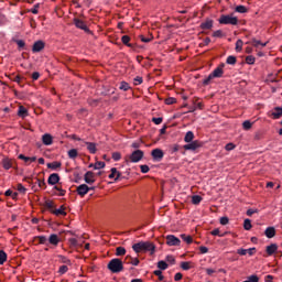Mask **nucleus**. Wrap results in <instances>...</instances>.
Listing matches in <instances>:
<instances>
[{"instance_id":"nucleus-36","label":"nucleus","mask_w":282,"mask_h":282,"mask_svg":"<svg viewBox=\"0 0 282 282\" xmlns=\"http://www.w3.org/2000/svg\"><path fill=\"white\" fill-rule=\"evenodd\" d=\"M45 208H47L48 210H54L55 206H54V200H45L44 203Z\"/></svg>"},{"instance_id":"nucleus-5","label":"nucleus","mask_w":282,"mask_h":282,"mask_svg":"<svg viewBox=\"0 0 282 282\" xmlns=\"http://www.w3.org/2000/svg\"><path fill=\"white\" fill-rule=\"evenodd\" d=\"M144 158V151L134 150L129 156H127L126 162H132L133 164H138L140 160Z\"/></svg>"},{"instance_id":"nucleus-55","label":"nucleus","mask_w":282,"mask_h":282,"mask_svg":"<svg viewBox=\"0 0 282 282\" xmlns=\"http://www.w3.org/2000/svg\"><path fill=\"white\" fill-rule=\"evenodd\" d=\"M143 82H144V79H142V77H140V76H137V77L133 79V84H134L135 86L142 85Z\"/></svg>"},{"instance_id":"nucleus-2","label":"nucleus","mask_w":282,"mask_h":282,"mask_svg":"<svg viewBox=\"0 0 282 282\" xmlns=\"http://www.w3.org/2000/svg\"><path fill=\"white\" fill-rule=\"evenodd\" d=\"M107 268L112 274H120L124 270V262L120 258H113L109 261Z\"/></svg>"},{"instance_id":"nucleus-34","label":"nucleus","mask_w":282,"mask_h":282,"mask_svg":"<svg viewBox=\"0 0 282 282\" xmlns=\"http://www.w3.org/2000/svg\"><path fill=\"white\" fill-rule=\"evenodd\" d=\"M192 204H194L195 206H198V204H202V196L199 195L192 196Z\"/></svg>"},{"instance_id":"nucleus-56","label":"nucleus","mask_w":282,"mask_h":282,"mask_svg":"<svg viewBox=\"0 0 282 282\" xmlns=\"http://www.w3.org/2000/svg\"><path fill=\"white\" fill-rule=\"evenodd\" d=\"M181 268L182 270H191V262H182Z\"/></svg>"},{"instance_id":"nucleus-49","label":"nucleus","mask_w":282,"mask_h":282,"mask_svg":"<svg viewBox=\"0 0 282 282\" xmlns=\"http://www.w3.org/2000/svg\"><path fill=\"white\" fill-rule=\"evenodd\" d=\"M36 182H37V186L40 188H47V185L45 184V180H40V178H36Z\"/></svg>"},{"instance_id":"nucleus-22","label":"nucleus","mask_w":282,"mask_h":282,"mask_svg":"<svg viewBox=\"0 0 282 282\" xmlns=\"http://www.w3.org/2000/svg\"><path fill=\"white\" fill-rule=\"evenodd\" d=\"M85 144H86L87 151H89V153H91L93 155L96 154L98 149L96 148V143L95 142H85Z\"/></svg>"},{"instance_id":"nucleus-1","label":"nucleus","mask_w":282,"mask_h":282,"mask_svg":"<svg viewBox=\"0 0 282 282\" xmlns=\"http://www.w3.org/2000/svg\"><path fill=\"white\" fill-rule=\"evenodd\" d=\"M132 250L140 254V252H150V254H155V245L151 241H140L132 246Z\"/></svg>"},{"instance_id":"nucleus-23","label":"nucleus","mask_w":282,"mask_h":282,"mask_svg":"<svg viewBox=\"0 0 282 282\" xmlns=\"http://www.w3.org/2000/svg\"><path fill=\"white\" fill-rule=\"evenodd\" d=\"M34 241H37V243H40L42 246H48L46 236H35Z\"/></svg>"},{"instance_id":"nucleus-50","label":"nucleus","mask_w":282,"mask_h":282,"mask_svg":"<svg viewBox=\"0 0 282 282\" xmlns=\"http://www.w3.org/2000/svg\"><path fill=\"white\" fill-rule=\"evenodd\" d=\"M155 276H159V281H164V275L162 274V270H155L153 272Z\"/></svg>"},{"instance_id":"nucleus-42","label":"nucleus","mask_w":282,"mask_h":282,"mask_svg":"<svg viewBox=\"0 0 282 282\" xmlns=\"http://www.w3.org/2000/svg\"><path fill=\"white\" fill-rule=\"evenodd\" d=\"M17 191L19 193H21L22 195H25V193H28V188H25V186H23V184H18L17 185Z\"/></svg>"},{"instance_id":"nucleus-20","label":"nucleus","mask_w":282,"mask_h":282,"mask_svg":"<svg viewBox=\"0 0 282 282\" xmlns=\"http://www.w3.org/2000/svg\"><path fill=\"white\" fill-rule=\"evenodd\" d=\"M121 173L120 172H118V169H116V167H112L111 170H110V174H109V180H113L115 178V182H118V178L119 177H121Z\"/></svg>"},{"instance_id":"nucleus-24","label":"nucleus","mask_w":282,"mask_h":282,"mask_svg":"<svg viewBox=\"0 0 282 282\" xmlns=\"http://www.w3.org/2000/svg\"><path fill=\"white\" fill-rule=\"evenodd\" d=\"M52 213L53 215H56V217H61V215L65 217L67 215V213L65 212V206L63 205L58 209H53Z\"/></svg>"},{"instance_id":"nucleus-57","label":"nucleus","mask_w":282,"mask_h":282,"mask_svg":"<svg viewBox=\"0 0 282 282\" xmlns=\"http://www.w3.org/2000/svg\"><path fill=\"white\" fill-rule=\"evenodd\" d=\"M229 221H230V219H228V217H226V216L220 218L221 226H228Z\"/></svg>"},{"instance_id":"nucleus-26","label":"nucleus","mask_w":282,"mask_h":282,"mask_svg":"<svg viewBox=\"0 0 282 282\" xmlns=\"http://www.w3.org/2000/svg\"><path fill=\"white\" fill-rule=\"evenodd\" d=\"M18 116L20 118H28V108L20 106L18 110Z\"/></svg>"},{"instance_id":"nucleus-48","label":"nucleus","mask_w":282,"mask_h":282,"mask_svg":"<svg viewBox=\"0 0 282 282\" xmlns=\"http://www.w3.org/2000/svg\"><path fill=\"white\" fill-rule=\"evenodd\" d=\"M242 47H243V41L238 40L236 42V52H241Z\"/></svg>"},{"instance_id":"nucleus-45","label":"nucleus","mask_w":282,"mask_h":282,"mask_svg":"<svg viewBox=\"0 0 282 282\" xmlns=\"http://www.w3.org/2000/svg\"><path fill=\"white\" fill-rule=\"evenodd\" d=\"M121 159H122V154H120V152L112 153V160H115V162H120Z\"/></svg>"},{"instance_id":"nucleus-8","label":"nucleus","mask_w":282,"mask_h":282,"mask_svg":"<svg viewBox=\"0 0 282 282\" xmlns=\"http://www.w3.org/2000/svg\"><path fill=\"white\" fill-rule=\"evenodd\" d=\"M165 240H166V246H181L182 243V240H180V238L175 237L174 235H167L165 237Z\"/></svg>"},{"instance_id":"nucleus-44","label":"nucleus","mask_w":282,"mask_h":282,"mask_svg":"<svg viewBox=\"0 0 282 282\" xmlns=\"http://www.w3.org/2000/svg\"><path fill=\"white\" fill-rule=\"evenodd\" d=\"M94 169H95V171H98V170H100V169H105V162H102V161H97V162L95 163V165H94Z\"/></svg>"},{"instance_id":"nucleus-53","label":"nucleus","mask_w":282,"mask_h":282,"mask_svg":"<svg viewBox=\"0 0 282 282\" xmlns=\"http://www.w3.org/2000/svg\"><path fill=\"white\" fill-rule=\"evenodd\" d=\"M15 43H17L19 50H23V47H25V41H23V40H15Z\"/></svg>"},{"instance_id":"nucleus-32","label":"nucleus","mask_w":282,"mask_h":282,"mask_svg":"<svg viewBox=\"0 0 282 282\" xmlns=\"http://www.w3.org/2000/svg\"><path fill=\"white\" fill-rule=\"evenodd\" d=\"M119 89H121V91H129V89H131V86L127 82H121Z\"/></svg>"},{"instance_id":"nucleus-37","label":"nucleus","mask_w":282,"mask_h":282,"mask_svg":"<svg viewBox=\"0 0 282 282\" xmlns=\"http://www.w3.org/2000/svg\"><path fill=\"white\" fill-rule=\"evenodd\" d=\"M236 11L239 12V14H246V12H248V8H246V6H237L236 7Z\"/></svg>"},{"instance_id":"nucleus-41","label":"nucleus","mask_w":282,"mask_h":282,"mask_svg":"<svg viewBox=\"0 0 282 282\" xmlns=\"http://www.w3.org/2000/svg\"><path fill=\"white\" fill-rule=\"evenodd\" d=\"M158 268L159 270H166L169 268V264L164 260H161L158 262Z\"/></svg>"},{"instance_id":"nucleus-31","label":"nucleus","mask_w":282,"mask_h":282,"mask_svg":"<svg viewBox=\"0 0 282 282\" xmlns=\"http://www.w3.org/2000/svg\"><path fill=\"white\" fill-rule=\"evenodd\" d=\"M8 261V253L6 251L0 250V265H3Z\"/></svg>"},{"instance_id":"nucleus-47","label":"nucleus","mask_w":282,"mask_h":282,"mask_svg":"<svg viewBox=\"0 0 282 282\" xmlns=\"http://www.w3.org/2000/svg\"><path fill=\"white\" fill-rule=\"evenodd\" d=\"M254 61H256V58H254V56H252V55H248V56L246 57V63H247L248 65H254Z\"/></svg>"},{"instance_id":"nucleus-60","label":"nucleus","mask_w":282,"mask_h":282,"mask_svg":"<svg viewBox=\"0 0 282 282\" xmlns=\"http://www.w3.org/2000/svg\"><path fill=\"white\" fill-rule=\"evenodd\" d=\"M131 261H133V257L127 256V257L124 258L123 263H127L128 265H131V263H132Z\"/></svg>"},{"instance_id":"nucleus-21","label":"nucleus","mask_w":282,"mask_h":282,"mask_svg":"<svg viewBox=\"0 0 282 282\" xmlns=\"http://www.w3.org/2000/svg\"><path fill=\"white\" fill-rule=\"evenodd\" d=\"M214 21L207 19L205 22L200 23V30H213Z\"/></svg>"},{"instance_id":"nucleus-11","label":"nucleus","mask_w":282,"mask_h":282,"mask_svg":"<svg viewBox=\"0 0 282 282\" xmlns=\"http://www.w3.org/2000/svg\"><path fill=\"white\" fill-rule=\"evenodd\" d=\"M43 50H45V42L39 40L36 41L33 46H32V53L36 54L39 52H43Z\"/></svg>"},{"instance_id":"nucleus-58","label":"nucleus","mask_w":282,"mask_h":282,"mask_svg":"<svg viewBox=\"0 0 282 282\" xmlns=\"http://www.w3.org/2000/svg\"><path fill=\"white\" fill-rule=\"evenodd\" d=\"M140 170H141V173H149V171H151L149 165H140Z\"/></svg>"},{"instance_id":"nucleus-30","label":"nucleus","mask_w":282,"mask_h":282,"mask_svg":"<svg viewBox=\"0 0 282 282\" xmlns=\"http://www.w3.org/2000/svg\"><path fill=\"white\" fill-rule=\"evenodd\" d=\"M62 164L61 162H52L47 163V169H52L53 171H56V169H61Z\"/></svg>"},{"instance_id":"nucleus-6","label":"nucleus","mask_w":282,"mask_h":282,"mask_svg":"<svg viewBox=\"0 0 282 282\" xmlns=\"http://www.w3.org/2000/svg\"><path fill=\"white\" fill-rule=\"evenodd\" d=\"M1 164L6 171H10V169H17V161H14V159H10L8 156H4L1 160Z\"/></svg>"},{"instance_id":"nucleus-35","label":"nucleus","mask_w":282,"mask_h":282,"mask_svg":"<svg viewBox=\"0 0 282 282\" xmlns=\"http://www.w3.org/2000/svg\"><path fill=\"white\" fill-rule=\"evenodd\" d=\"M210 235H213L214 237H226L228 232L220 234L219 228H216L210 232Z\"/></svg>"},{"instance_id":"nucleus-46","label":"nucleus","mask_w":282,"mask_h":282,"mask_svg":"<svg viewBox=\"0 0 282 282\" xmlns=\"http://www.w3.org/2000/svg\"><path fill=\"white\" fill-rule=\"evenodd\" d=\"M54 189H55V191H58L59 197H65V194L67 193L65 189L58 187V185H55V186H54Z\"/></svg>"},{"instance_id":"nucleus-40","label":"nucleus","mask_w":282,"mask_h":282,"mask_svg":"<svg viewBox=\"0 0 282 282\" xmlns=\"http://www.w3.org/2000/svg\"><path fill=\"white\" fill-rule=\"evenodd\" d=\"M181 239H183V241H185V243H188V245L193 242V237L186 236L185 234L181 235Z\"/></svg>"},{"instance_id":"nucleus-52","label":"nucleus","mask_w":282,"mask_h":282,"mask_svg":"<svg viewBox=\"0 0 282 282\" xmlns=\"http://www.w3.org/2000/svg\"><path fill=\"white\" fill-rule=\"evenodd\" d=\"M69 270L67 265H61L58 269L59 274H66V272Z\"/></svg>"},{"instance_id":"nucleus-38","label":"nucleus","mask_w":282,"mask_h":282,"mask_svg":"<svg viewBox=\"0 0 282 282\" xmlns=\"http://www.w3.org/2000/svg\"><path fill=\"white\" fill-rule=\"evenodd\" d=\"M227 65H236L237 64V57L229 55L226 61Z\"/></svg>"},{"instance_id":"nucleus-10","label":"nucleus","mask_w":282,"mask_h":282,"mask_svg":"<svg viewBox=\"0 0 282 282\" xmlns=\"http://www.w3.org/2000/svg\"><path fill=\"white\" fill-rule=\"evenodd\" d=\"M202 147V142L199 141H191L189 143L185 144L183 149L185 151H197Z\"/></svg>"},{"instance_id":"nucleus-63","label":"nucleus","mask_w":282,"mask_h":282,"mask_svg":"<svg viewBox=\"0 0 282 282\" xmlns=\"http://www.w3.org/2000/svg\"><path fill=\"white\" fill-rule=\"evenodd\" d=\"M19 160H23V162H30V156H25L24 154H19Z\"/></svg>"},{"instance_id":"nucleus-54","label":"nucleus","mask_w":282,"mask_h":282,"mask_svg":"<svg viewBox=\"0 0 282 282\" xmlns=\"http://www.w3.org/2000/svg\"><path fill=\"white\" fill-rule=\"evenodd\" d=\"M213 36L215 39H221V36H224V32L221 30H217L213 33Z\"/></svg>"},{"instance_id":"nucleus-33","label":"nucleus","mask_w":282,"mask_h":282,"mask_svg":"<svg viewBox=\"0 0 282 282\" xmlns=\"http://www.w3.org/2000/svg\"><path fill=\"white\" fill-rule=\"evenodd\" d=\"M68 158L70 160H76V158H78V150L76 149H72L68 151Z\"/></svg>"},{"instance_id":"nucleus-28","label":"nucleus","mask_w":282,"mask_h":282,"mask_svg":"<svg viewBox=\"0 0 282 282\" xmlns=\"http://www.w3.org/2000/svg\"><path fill=\"white\" fill-rule=\"evenodd\" d=\"M272 116H273L274 120H279V118H281V116H282V108L275 107L274 111L272 112Z\"/></svg>"},{"instance_id":"nucleus-9","label":"nucleus","mask_w":282,"mask_h":282,"mask_svg":"<svg viewBox=\"0 0 282 282\" xmlns=\"http://www.w3.org/2000/svg\"><path fill=\"white\" fill-rule=\"evenodd\" d=\"M90 191H94V187H88L87 184H82L76 188V193L80 197H85V195H87V193H89Z\"/></svg>"},{"instance_id":"nucleus-39","label":"nucleus","mask_w":282,"mask_h":282,"mask_svg":"<svg viewBox=\"0 0 282 282\" xmlns=\"http://www.w3.org/2000/svg\"><path fill=\"white\" fill-rule=\"evenodd\" d=\"M242 129H245V131H250V129H252V122H250V120L243 121Z\"/></svg>"},{"instance_id":"nucleus-16","label":"nucleus","mask_w":282,"mask_h":282,"mask_svg":"<svg viewBox=\"0 0 282 282\" xmlns=\"http://www.w3.org/2000/svg\"><path fill=\"white\" fill-rule=\"evenodd\" d=\"M247 45H252L253 47H265V45H268V42L263 43L253 37L250 42H247Z\"/></svg>"},{"instance_id":"nucleus-7","label":"nucleus","mask_w":282,"mask_h":282,"mask_svg":"<svg viewBox=\"0 0 282 282\" xmlns=\"http://www.w3.org/2000/svg\"><path fill=\"white\" fill-rule=\"evenodd\" d=\"M151 155L154 162H162L164 160V151L160 148L152 150Z\"/></svg>"},{"instance_id":"nucleus-3","label":"nucleus","mask_w":282,"mask_h":282,"mask_svg":"<svg viewBox=\"0 0 282 282\" xmlns=\"http://www.w3.org/2000/svg\"><path fill=\"white\" fill-rule=\"evenodd\" d=\"M224 67H226V64H220L218 67H216L209 75L203 80V85L207 86L210 85V80L214 78H223L224 77Z\"/></svg>"},{"instance_id":"nucleus-12","label":"nucleus","mask_w":282,"mask_h":282,"mask_svg":"<svg viewBox=\"0 0 282 282\" xmlns=\"http://www.w3.org/2000/svg\"><path fill=\"white\" fill-rule=\"evenodd\" d=\"M74 23H75L76 28H78L79 30H84V32H86L87 34H89V32H91L89 30V28L87 26V24H85L83 22V20L75 18Z\"/></svg>"},{"instance_id":"nucleus-4","label":"nucleus","mask_w":282,"mask_h":282,"mask_svg":"<svg viewBox=\"0 0 282 282\" xmlns=\"http://www.w3.org/2000/svg\"><path fill=\"white\" fill-rule=\"evenodd\" d=\"M218 23H220V25H237L239 23V19H237V17H232V15H220Z\"/></svg>"},{"instance_id":"nucleus-15","label":"nucleus","mask_w":282,"mask_h":282,"mask_svg":"<svg viewBox=\"0 0 282 282\" xmlns=\"http://www.w3.org/2000/svg\"><path fill=\"white\" fill-rule=\"evenodd\" d=\"M47 243L51 246H58V243H61V238H58V235L56 234H52L48 238H47Z\"/></svg>"},{"instance_id":"nucleus-51","label":"nucleus","mask_w":282,"mask_h":282,"mask_svg":"<svg viewBox=\"0 0 282 282\" xmlns=\"http://www.w3.org/2000/svg\"><path fill=\"white\" fill-rule=\"evenodd\" d=\"M175 102H177V99L174 97H169L165 99V105H175Z\"/></svg>"},{"instance_id":"nucleus-27","label":"nucleus","mask_w":282,"mask_h":282,"mask_svg":"<svg viewBox=\"0 0 282 282\" xmlns=\"http://www.w3.org/2000/svg\"><path fill=\"white\" fill-rule=\"evenodd\" d=\"M131 41V37L129 35H123L121 37V42L123 43V45H127V47H134V44L129 43Z\"/></svg>"},{"instance_id":"nucleus-14","label":"nucleus","mask_w":282,"mask_h":282,"mask_svg":"<svg viewBox=\"0 0 282 282\" xmlns=\"http://www.w3.org/2000/svg\"><path fill=\"white\" fill-rule=\"evenodd\" d=\"M84 181L86 184H94V182H96V174H94L91 171L86 172L84 175Z\"/></svg>"},{"instance_id":"nucleus-62","label":"nucleus","mask_w":282,"mask_h":282,"mask_svg":"<svg viewBox=\"0 0 282 282\" xmlns=\"http://www.w3.org/2000/svg\"><path fill=\"white\" fill-rule=\"evenodd\" d=\"M247 281H249V282H259V276L250 275Z\"/></svg>"},{"instance_id":"nucleus-13","label":"nucleus","mask_w":282,"mask_h":282,"mask_svg":"<svg viewBox=\"0 0 282 282\" xmlns=\"http://www.w3.org/2000/svg\"><path fill=\"white\" fill-rule=\"evenodd\" d=\"M58 182H61V176L58 173H53L48 176L47 184H50V186H56Z\"/></svg>"},{"instance_id":"nucleus-17","label":"nucleus","mask_w":282,"mask_h":282,"mask_svg":"<svg viewBox=\"0 0 282 282\" xmlns=\"http://www.w3.org/2000/svg\"><path fill=\"white\" fill-rule=\"evenodd\" d=\"M264 235L268 239H272L274 237H276V228L274 227H268L265 230H264Z\"/></svg>"},{"instance_id":"nucleus-25","label":"nucleus","mask_w":282,"mask_h":282,"mask_svg":"<svg viewBox=\"0 0 282 282\" xmlns=\"http://www.w3.org/2000/svg\"><path fill=\"white\" fill-rule=\"evenodd\" d=\"M193 140H195V133H193V131H187L184 137V142L191 143Z\"/></svg>"},{"instance_id":"nucleus-64","label":"nucleus","mask_w":282,"mask_h":282,"mask_svg":"<svg viewBox=\"0 0 282 282\" xmlns=\"http://www.w3.org/2000/svg\"><path fill=\"white\" fill-rule=\"evenodd\" d=\"M13 83H18V85H21V76L20 75H15L13 77Z\"/></svg>"},{"instance_id":"nucleus-29","label":"nucleus","mask_w":282,"mask_h":282,"mask_svg":"<svg viewBox=\"0 0 282 282\" xmlns=\"http://www.w3.org/2000/svg\"><path fill=\"white\" fill-rule=\"evenodd\" d=\"M127 254V249L124 247H117L116 256L117 257H124Z\"/></svg>"},{"instance_id":"nucleus-19","label":"nucleus","mask_w":282,"mask_h":282,"mask_svg":"<svg viewBox=\"0 0 282 282\" xmlns=\"http://www.w3.org/2000/svg\"><path fill=\"white\" fill-rule=\"evenodd\" d=\"M279 250V246L276 243H271L267 247L265 252L269 257H272Z\"/></svg>"},{"instance_id":"nucleus-43","label":"nucleus","mask_w":282,"mask_h":282,"mask_svg":"<svg viewBox=\"0 0 282 282\" xmlns=\"http://www.w3.org/2000/svg\"><path fill=\"white\" fill-rule=\"evenodd\" d=\"M243 228H245V230H250L252 228V221L248 218L245 219Z\"/></svg>"},{"instance_id":"nucleus-59","label":"nucleus","mask_w":282,"mask_h":282,"mask_svg":"<svg viewBox=\"0 0 282 282\" xmlns=\"http://www.w3.org/2000/svg\"><path fill=\"white\" fill-rule=\"evenodd\" d=\"M162 121H163L162 117L152 118V122H154V124H162Z\"/></svg>"},{"instance_id":"nucleus-61","label":"nucleus","mask_w":282,"mask_h":282,"mask_svg":"<svg viewBox=\"0 0 282 282\" xmlns=\"http://www.w3.org/2000/svg\"><path fill=\"white\" fill-rule=\"evenodd\" d=\"M166 261H167V263H172V265H173V264H175V257L166 256Z\"/></svg>"},{"instance_id":"nucleus-18","label":"nucleus","mask_w":282,"mask_h":282,"mask_svg":"<svg viewBox=\"0 0 282 282\" xmlns=\"http://www.w3.org/2000/svg\"><path fill=\"white\" fill-rule=\"evenodd\" d=\"M42 142H43V144H45V147H50V145L53 144L54 139L52 138V134L45 133V134L42 137Z\"/></svg>"}]
</instances>
